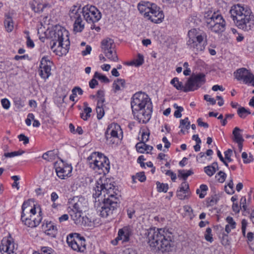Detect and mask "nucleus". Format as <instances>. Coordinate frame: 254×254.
<instances>
[{
  "label": "nucleus",
  "mask_w": 254,
  "mask_h": 254,
  "mask_svg": "<svg viewBox=\"0 0 254 254\" xmlns=\"http://www.w3.org/2000/svg\"><path fill=\"white\" fill-rule=\"evenodd\" d=\"M71 92L72 94L69 96V99L73 102H75V98L77 96V94L81 95L83 93V91L80 87L75 86L72 89Z\"/></svg>",
  "instance_id": "nucleus-33"
},
{
  "label": "nucleus",
  "mask_w": 254,
  "mask_h": 254,
  "mask_svg": "<svg viewBox=\"0 0 254 254\" xmlns=\"http://www.w3.org/2000/svg\"><path fill=\"white\" fill-rule=\"evenodd\" d=\"M101 48L105 57L110 61L117 62L119 59L116 51V45L111 38H106L101 42Z\"/></svg>",
  "instance_id": "nucleus-10"
},
{
  "label": "nucleus",
  "mask_w": 254,
  "mask_h": 254,
  "mask_svg": "<svg viewBox=\"0 0 254 254\" xmlns=\"http://www.w3.org/2000/svg\"><path fill=\"white\" fill-rule=\"evenodd\" d=\"M122 133V130L119 125L113 123L110 125L106 132V136L108 139L109 137L119 138V134Z\"/></svg>",
  "instance_id": "nucleus-22"
},
{
  "label": "nucleus",
  "mask_w": 254,
  "mask_h": 254,
  "mask_svg": "<svg viewBox=\"0 0 254 254\" xmlns=\"http://www.w3.org/2000/svg\"><path fill=\"white\" fill-rule=\"evenodd\" d=\"M5 29L7 32H11L13 28V21L11 17L7 16L4 21Z\"/></svg>",
  "instance_id": "nucleus-36"
},
{
  "label": "nucleus",
  "mask_w": 254,
  "mask_h": 254,
  "mask_svg": "<svg viewBox=\"0 0 254 254\" xmlns=\"http://www.w3.org/2000/svg\"><path fill=\"white\" fill-rule=\"evenodd\" d=\"M151 249L162 252L169 251L173 245V235L166 228H150L141 233Z\"/></svg>",
  "instance_id": "nucleus-2"
},
{
  "label": "nucleus",
  "mask_w": 254,
  "mask_h": 254,
  "mask_svg": "<svg viewBox=\"0 0 254 254\" xmlns=\"http://www.w3.org/2000/svg\"><path fill=\"white\" fill-rule=\"evenodd\" d=\"M126 87V83L124 79L118 78L114 81L113 84V89L115 93L124 90Z\"/></svg>",
  "instance_id": "nucleus-25"
},
{
  "label": "nucleus",
  "mask_w": 254,
  "mask_h": 254,
  "mask_svg": "<svg viewBox=\"0 0 254 254\" xmlns=\"http://www.w3.org/2000/svg\"><path fill=\"white\" fill-rule=\"evenodd\" d=\"M152 107L150 99L148 95L142 92L134 94L131 101L132 111L140 110L148 107Z\"/></svg>",
  "instance_id": "nucleus-11"
},
{
  "label": "nucleus",
  "mask_w": 254,
  "mask_h": 254,
  "mask_svg": "<svg viewBox=\"0 0 254 254\" xmlns=\"http://www.w3.org/2000/svg\"><path fill=\"white\" fill-rule=\"evenodd\" d=\"M241 131L242 130L238 127H236L233 129V135L234 136V140L236 142H244V141L242 134L241 133Z\"/></svg>",
  "instance_id": "nucleus-31"
},
{
  "label": "nucleus",
  "mask_w": 254,
  "mask_h": 254,
  "mask_svg": "<svg viewBox=\"0 0 254 254\" xmlns=\"http://www.w3.org/2000/svg\"><path fill=\"white\" fill-rule=\"evenodd\" d=\"M51 63L43 57L41 61L39 68L40 76L44 79H48L51 74Z\"/></svg>",
  "instance_id": "nucleus-21"
},
{
  "label": "nucleus",
  "mask_w": 254,
  "mask_h": 254,
  "mask_svg": "<svg viewBox=\"0 0 254 254\" xmlns=\"http://www.w3.org/2000/svg\"><path fill=\"white\" fill-rule=\"evenodd\" d=\"M30 200L25 201L22 206L21 219L23 223L29 227L33 228L38 226L42 220V217L33 218L36 213L35 205Z\"/></svg>",
  "instance_id": "nucleus-7"
},
{
  "label": "nucleus",
  "mask_w": 254,
  "mask_h": 254,
  "mask_svg": "<svg viewBox=\"0 0 254 254\" xmlns=\"http://www.w3.org/2000/svg\"><path fill=\"white\" fill-rule=\"evenodd\" d=\"M67 33L65 29L60 26L56 27L52 31L51 35L53 42L52 49L57 46V48L54 50V52H60L62 55L67 52L69 45Z\"/></svg>",
  "instance_id": "nucleus-6"
},
{
  "label": "nucleus",
  "mask_w": 254,
  "mask_h": 254,
  "mask_svg": "<svg viewBox=\"0 0 254 254\" xmlns=\"http://www.w3.org/2000/svg\"><path fill=\"white\" fill-rule=\"evenodd\" d=\"M197 123L198 125L200 127H203L204 128H207L209 127L208 124L206 123L203 122L201 118H198L197 120Z\"/></svg>",
  "instance_id": "nucleus-64"
},
{
  "label": "nucleus",
  "mask_w": 254,
  "mask_h": 254,
  "mask_svg": "<svg viewBox=\"0 0 254 254\" xmlns=\"http://www.w3.org/2000/svg\"><path fill=\"white\" fill-rule=\"evenodd\" d=\"M14 102L15 105L18 108H21L24 106V104L19 98L14 99Z\"/></svg>",
  "instance_id": "nucleus-61"
},
{
  "label": "nucleus",
  "mask_w": 254,
  "mask_h": 254,
  "mask_svg": "<svg viewBox=\"0 0 254 254\" xmlns=\"http://www.w3.org/2000/svg\"><path fill=\"white\" fill-rule=\"evenodd\" d=\"M137 8L144 18L155 23H161L164 19L163 11L156 4L148 1H141Z\"/></svg>",
  "instance_id": "nucleus-5"
},
{
  "label": "nucleus",
  "mask_w": 254,
  "mask_h": 254,
  "mask_svg": "<svg viewBox=\"0 0 254 254\" xmlns=\"http://www.w3.org/2000/svg\"><path fill=\"white\" fill-rule=\"evenodd\" d=\"M187 45L195 54L201 53L207 45V36L205 32L199 29L193 28L188 33Z\"/></svg>",
  "instance_id": "nucleus-4"
},
{
  "label": "nucleus",
  "mask_w": 254,
  "mask_h": 254,
  "mask_svg": "<svg viewBox=\"0 0 254 254\" xmlns=\"http://www.w3.org/2000/svg\"><path fill=\"white\" fill-rule=\"evenodd\" d=\"M81 211H74V209L71 208L68 210V212L71 219L74 221L75 224H78L81 220Z\"/></svg>",
  "instance_id": "nucleus-28"
},
{
  "label": "nucleus",
  "mask_w": 254,
  "mask_h": 254,
  "mask_svg": "<svg viewBox=\"0 0 254 254\" xmlns=\"http://www.w3.org/2000/svg\"><path fill=\"white\" fill-rule=\"evenodd\" d=\"M1 103L2 107L6 110H7L10 107V102L9 100L6 98H4L1 99Z\"/></svg>",
  "instance_id": "nucleus-53"
},
{
  "label": "nucleus",
  "mask_w": 254,
  "mask_h": 254,
  "mask_svg": "<svg viewBox=\"0 0 254 254\" xmlns=\"http://www.w3.org/2000/svg\"><path fill=\"white\" fill-rule=\"evenodd\" d=\"M205 82V75L200 73L192 75L189 77L185 83V92L193 91L198 89Z\"/></svg>",
  "instance_id": "nucleus-14"
},
{
  "label": "nucleus",
  "mask_w": 254,
  "mask_h": 254,
  "mask_svg": "<svg viewBox=\"0 0 254 254\" xmlns=\"http://www.w3.org/2000/svg\"><path fill=\"white\" fill-rule=\"evenodd\" d=\"M190 122L189 121L188 118H185L183 120H180V124L179 128H184L187 130H188L190 127Z\"/></svg>",
  "instance_id": "nucleus-41"
},
{
  "label": "nucleus",
  "mask_w": 254,
  "mask_h": 254,
  "mask_svg": "<svg viewBox=\"0 0 254 254\" xmlns=\"http://www.w3.org/2000/svg\"><path fill=\"white\" fill-rule=\"evenodd\" d=\"M192 174L191 170H180L178 171V177L186 180L187 178Z\"/></svg>",
  "instance_id": "nucleus-37"
},
{
  "label": "nucleus",
  "mask_w": 254,
  "mask_h": 254,
  "mask_svg": "<svg viewBox=\"0 0 254 254\" xmlns=\"http://www.w3.org/2000/svg\"><path fill=\"white\" fill-rule=\"evenodd\" d=\"M26 46L30 48H33L35 44L33 40L30 38V36H26Z\"/></svg>",
  "instance_id": "nucleus-54"
},
{
  "label": "nucleus",
  "mask_w": 254,
  "mask_h": 254,
  "mask_svg": "<svg viewBox=\"0 0 254 254\" xmlns=\"http://www.w3.org/2000/svg\"><path fill=\"white\" fill-rule=\"evenodd\" d=\"M66 242L73 251L84 253L86 249L85 240L77 233L70 234L67 236Z\"/></svg>",
  "instance_id": "nucleus-12"
},
{
  "label": "nucleus",
  "mask_w": 254,
  "mask_h": 254,
  "mask_svg": "<svg viewBox=\"0 0 254 254\" xmlns=\"http://www.w3.org/2000/svg\"><path fill=\"white\" fill-rule=\"evenodd\" d=\"M247 200L245 196H243L241 198L240 202V206L242 209H243L244 211H246L248 210L247 206L246 204Z\"/></svg>",
  "instance_id": "nucleus-49"
},
{
  "label": "nucleus",
  "mask_w": 254,
  "mask_h": 254,
  "mask_svg": "<svg viewBox=\"0 0 254 254\" xmlns=\"http://www.w3.org/2000/svg\"><path fill=\"white\" fill-rule=\"evenodd\" d=\"M236 78L242 80L244 83L254 86V75L246 68H241L234 72Z\"/></svg>",
  "instance_id": "nucleus-16"
},
{
  "label": "nucleus",
  "mask_w": 254,
  "mask_h": 254,
  "mask_svg": "<svg viewBox=\"0 0 254 254\" xmlns=\"http://www.w3.org/2000/svg\"><path fill=\"white\" fill-rule=\"evenodd\" d=\"M173 107L176 109V111L174 112V116L176 118H180L182 117L181 112L184 111V108L181 106H179L177 104H174Z\"/></svg>",
  "instance_id": "nucleus-42"
},
{
  "label": "nucleus",
  "mask_w": 254,
  "mask_h": 254,
  "mask_svg": "<svg viewBox=\"0 0 254 254\" xmlns=\"http://www.w3.org/2000/svg\"><path fill=\"white\" fill-rule=\"evenodd\" d=\"M24 153V151L23 150H19L17 151H14L11 152H8L4 153V156L6 157H13L16 156L21 155Z\"/></svg>",
  "instance_id": "nucleus-47"
},
{
  "label": "nucleus",
  "mask_w": 254,
  "mask_h": 254,
  "mask_svg": "<svg viewBox=\"0 0 254 254\" xmlns=\"http://www.w3.org/2000/svg\"><path fill=\"white\" fill-rule=\"evenodd\" d=\"M110 180L99 179L93 190L94 206L100 215L107 217L118 206V190Z\"/></svg>",
  "instance_id": "nucleus-1"
},
{
  "label": "nucleus",
  "mask_w": 254,
  "mask_h": 254,
  "mask_svg": "<svg viewBox=\"0 0 254 254\" xmlns=\"http://www.w3.org/2000/svg\"><path fill=\"white\" fill-rule=\"evenodd\" d=\"M157 189L158 191L166 192L168 190V185L167 184L160 183L159 182L156 183Z\"/></svg>",
  "instance_id": "nucleus-40"
},
{
  "label": "nucleus",
  "mask_w": 254,
  "mask_h": 254,
  "mask_svg": "<svg viewBox=\"0 0 254 254\" xmlns=\"http://www.w3.org/2000/svg\"><path fill=\"white\" fill-rule=\"evenodd\" d=\"M88 163L91 168L99 174H106L110 169L108 159L101 153L93 152L87 158Z\"/></svg>",
  "instance_id": "nucleus-8"
},
{
  "label": "nucleus",
  "mask_w": 254,
  "mask_h": 254,
  "mask_svg": "<svg viewBox=\"0 0 254 254\" xmlns=\"http://www.w3.org/2000/svg\"><path fill=\"white\" fill-rule=\"evenodd\" d=\"M81 10L84 19L88 23H94L101 18V13L94 6L87 5L84 6Z\"/></svg>",
  "instance_id": "nucleus-13"
},
{
  "label": "nucleus",
  "mask_w": 254,
  "mask_h": 254,
  "mask_svg": "<svg viewBox=\"0 0 254 254\" xmlns=\"http://www.w3.org/2000/svg\"><path fill=\"white\" fill-rule=\"evenodd\" d=\"M204 99L206 101L209 102L212 105L216 104V100L214 98H211L208 95H205L204 96Z\"/></svg>",
  "instance_id": "nucleus-60"
},
{
  "label": "nucleus",
  "mask_w": 254,
  "mask_h": 254,
  "mask_svg": "<svg viewBox=\"0 0 254 254\" xmlns=\"http://www.w3.org/2000/svg\"><path fill=\"white\" fill-rule=\"evenodd\" d=\"M92 50V48L89 45H87L85 50L82 51L81 54L83 56H86L90 54Z\"/></svg>",
  "instance_id": "nucleus-62"
},
{
  "label": "nucleus",
  "mask_w": 254,
  "mask_h": 254,
  "mask_svg": "<svg viewBox=\"0 0 254 254\" xmlns=\"http://www.w3.org/2000/svg\"><path fill=\"white\" fill-rule=\"evenodd\" d=\"M232 154V150L230 149H228L224 152L225 159H227L229 162H231L232 159L231 156Z\"/></svg>",
  "instance_id": "nucleus-56"
},
{
  "label": "nucleus",
  "mask_w": 254,
  "mask_h": 254,
  "mask_svg": "<svg viewBox=\"0 0 254 254\" xmlns=\"http://www.w3.org/2000/svg\"><path fill=\"white\" fill-rule=\"evenodd\" d=\"M204 237L205 240L210 243L212 242L213 239L212 234V230L210 228H207L205 232Z\"/></svg>",
  "instance_id": "nucleus-43"
},
{
  "label": "nucleus",
  "mask_w": 254,
  "mask_h": 254,
  "mask_svg": "<svg viewBox=\"0 0 254 254\" xmlns=\"http://www.w3.org/2000/svg\"><path fill=\"white\" fill-rule=\"evenodd\" d=\"M208 190V187L206 185H201L199 188L197 189L196 192L199 195V197L200 198H203L205 197L206 194V191Z\"/></svg>",
  "instance_id": "nucleus-35"
},
{
  "label": "nucleus",
  "mask_w": 254,
  "mask_h": 254,
  "mask_svg": "<svg viewBox=\"0 0 254 254\" xmlns=\"http://www.w3.org/2000/svg\"><path fill=\"white\" fill-rule=\"evenodd\" d=\"M94 78H98L101 82L108 83L110 82L109 78L105 75L101 74V73L95 72L94 75Z\"/></svg>",
  "instance_id": "nucleus-39"
},
{
  "label": "nucleus",
  "mask_w": 254,
  "mask_h": 254,
  "mask_svg": "<svg viewBox=\"0 0 254 254\" xmlns=\"http://www.w3.org/2000/svg\"><path fill=\"white\" fill-rule=\"evenodd\" d=\"M144 62L143 56L140 54L137 55V58L135 60L127 63V64L128 65H135L138 66L142 65Z\"/></svg>",
  "instance_id": "nucleus-34"
},
{
  "label": "nucleus",
  "mask_w": 254,
  "mask_h": 254,
  "mask_svg": "<svg viewBox=\"0 0 254 254\" xmlns=\"http://www.w3.org/2000/svg\"><path fill=\"white\" fill-rule=\"evenodd\" d=\"M134 176L136 180H138L141 182H143L146 180V177L144 172L137 173Z\"/></svg>",
  "instance_id": "nucleus-52"
},
{
  "label": "nucleus",
  "mask_w": 254,
  "mask_h": 254,
  "mask_svg": "<svg viewBox=\"0 0 254 254\" xmlns=\"http://www.w3.org/2000/svg\"><path fill=\"white\" fill-rule=\"evenodd\" d=\"M57 152L55 150H50L44 153L42 158L48 161H52L57 157Z\"/></svg>",
  "instance_id": "nucleus-30"
},
{
  "label": "nucleus",
  "mask_w": 254,
  "mask_h": 254,
  "mask_svg": "<svg viewBox=\"0 0 254 254\" xmlns=\"http://www.w3.org/2000/svg\"><path fill=\"white\" fill-rule=\"evenodd\" d=\"M152 107L148 106L140 110L132 111L134 119L140 123L145 124L150 119L152 113Z\"/></svg>",
  "instance_id": "nucleus-19"
},
{
  "label": "nucleus",
  "mask_w": 254,
  "mask_h": 254,
  "mask_svg": "<svg viewBox=\"0 0 254 254\" xmlns=\"http://www.w3.org/2000/svg\"><path fill=\"white\" fill-rule=\"evenodd\" d=\"M242 157L243 159L244 163L245 164L250 163L254 161L253 155H250L248 157L247 153L245 152L242 153Z\"/></svg>",
  "instance_id": "nucleus-45"
},
{
  "label": "nucleus",
  "mask_w": 254,
  "mask_h": 254,
  "mask_svg": "<svg viewBox=\"0 0 254 254\" xmlns=\"http://www.w3.org/2000/svg\"><path fill=\"white\" fill-rule=\"evenodd\" d=\"M54 250L50 247H41L40 252L37 254H54Z\"/></svg>",
  "instance_id": "nucleus-44"
},
{
  "label": "nucleus",
  "mask_w": 254,
  "mask_h": 254,
  "mask_svg": "<svg viewBox=\"0 0 254 254\" xmlns=\"http://www.w3.org/2000/svg\"><path fill=\"white\" fill-rule=\"evenodd\" d=\"M42 229L46 235L52 237H56L58 233L57 226L51 221H47L42 225Z\"/></svg>",
  "instance_id": "nucleus-23"
},
{
  "label": "nucleus",
  "mask_w": 254,
  "mask_h": 254,
  "mask_svg": "<svg viewBox=\"0 0 254 254\" xmlns=\"http://www.w3.org/2000/svg\"><path fill=\"white\" fill-rule=\"evenodd\" d=\"M135 146L137 151L140 153H144L145 152L148 153L153 149L152 146L146 144L145 142H138Z\"/></svg>",
  "instance_id": "nucleus-27"
},
{
  "label": "nucleus",
  "mask_w": 254,
  "mask_h": 254,
  "mask_svg": "<svg viewBox=\"0 0 254 254\" xmlns=\"http://www.w3.org/2000/svg\"><path fill=\"white\" fill-rule=\"evenodd\" d=\"M189 189V185L186 182L182 183L180 191L183 192V193H187L188 189Z\"/></svg>",
  "instance_id": "nucleus-55"
},
{
  "label": "nucleus",
  "mask_w": 254,
  "mask_h": 254,
  "mask_svg": "<svg viewBox=\"0 0 254 254\" xmlns=\"http://www.w3.org/2000/svg\"><path fill=\"white\" fill-rule=\"evenodd\" d=\"M165 174L167 176H170L171 178V180L174 182H175L177 179V176H176V174H175L174 172H173L172 171H171L170 170H167L165 172Z\"/></svg>",
  "instance_id": "nucleus-58"
},
{
  "label": "nucleus",
  "mask_w": 254,
  "mask_h": 254,
  "mask_svg": "<svg viewBox=\"0 0 254 254\" xmlns=\"http://www.w3.org/2000/svg\"><path fill=\"white\" fill-rule=\"evenodd\" d=\"M236 25L245 31L251 30L254 26V16L250 8L238 4L232 7L230 10Z\"/></svg>",
  "instance_id": "nucleus-3"
},
{
  "label": "nucleus",
  "mask_w": 254,
  "mask_h": 254,
  "mask_svg": "<svg viewBox=\"0 0 254 254\" xmlns=\"http://www.w3.org/2000/svg\"><path fill=\"white\" fill-rule=\"evenodd\" d=\"M205 22L207 28L215 33L220 34L225 30L226 22L221 14L213 13L206 18Z\"/></svg>",
  "instance_id": "nucleus-9"
},
{
  "label": "nucleus",
  "mask_w": 254,
  "mask_h": 254,
  "mask_svg": "<svg viewBox=\"0 0 254 254\" xmlns=\"http://www.w3.org/2000/svg\"><path fill=\"white\" fill-rule=\"evenodd\" d=\"M81 9L74 6L69 12V16L72 21H74L73 30L75 32H81L84 28V23L81 17Z\"/></svg>",
  "instance_id": "nucleus-15"
},
{
  "label": "nucleus",
  "mask_w": 254,
  "mask_h": 254,
  "mask_svg": "<svg viewBox=\"0 0 254 254\" xmlns=\"http://www.w3.org/2000/svg\"><path fill=\"white\" fill-rule=\"evenodd\" d=\"M132 232L128 227H124L119 229L118 233V239H120L122 243L127 242L130 240Z\"/></svg>",
  "instance_id": "nucleus-24"
},
{
  "label": "nucleus",
  "mask_w": 254,
  "mask_h": 254,
  "mask_svg": "<svg viewBox=\"0 0 254 254\" xmlns=\"http://www.w3.org/2000/svg\"><path fill=\"white\" fill-rule=\"evenodd\" d=\"M226 174L223 171H219L215 176V178L220 183H223L226 178Z\"/></svg>",
  "instance_id": "nucleus-46"
},
{
  "label": "nucleus",
  "mask_w": 254,
  "mask_h": 254,
  "mask_svg": "<svg viewBox=\"0 0 254 254\" xmlns=\"http://www.w3.org/2000/svg\"><path fill=\"white\" fill-rule=\"evenodd\" d=\"M233 186H234V184H233V180L231 179L228 184V187L230 189V190H228V189L227 188V187H225V191L227 193L231 194H233L234 192Z\"/></svg>",
  "instance_id": "nucleus-50"
},
{
  "label": "nucleus",
  "mask_w": 254,
  "mask_h": 254,
  "mask_svg": "<svg viewBox=\"0 0 254 254\" xmlns=\"http://www.w3.org/2000/svg\"><path fill=\"white\" fill-rule=\"evenodd\" d=\"M96 112L97 114V118L99 120L102 119L104 115V110L103 108V106H99L97 105Z\"/></svg>",
  "instance_id": "nucleus-48"
},
{
  "label": "nucleus",
  "mask_w": 254,
  "mask_h": 254,
  "mask_svg": "<svg viewBox=\"0 0 254 254\" xmlns=\"http://www.w3.org/2000/svg\"><path fill=\"white\" fill-rule=\"evenodd\" d=\"M123 254H138V253L135 250L132 248H128L124 251Z\"/></svg>",
  "instance_id": "nucleus-63"
},
{
  "label": "nucleus",
  "mask_w": 254,
  "mask_h": 254,
  "mask_svg": "<svg viewBox=\"0 0 254 254\" xmlns=\"http://www.w3.org/2000/svg\"><path fill=\"white\" fill-rule=\"evenodd\" d=\"M170 83L173 85L178 90H182L184 92L185 89V84L184 85L182 82L179 81L177 77L173 78L170 82Z\"/></svg>",
  "instance_id": "nucleus-32"
},
{
  "label": "nucleus",
  "mask_w": 254,
  "mask_h": 254,
  "mask_svg": "<svg viewBox=\"0 0 254 254\" xmlns=\"http://www.w3.org/2000/svg\"><path fill=\"white\" fill-rule=\"evenodd\" d=\"M68 202L74 211H85L88 208L87 200L82 196H74Z\"/></svg>",
  "instance_id": "nucleus-20"
},
{
  "label": "nucleus",
  "mask_w": 254,
  "mask_h": 254,
  "mask_svg": "<svg viewBox=\"0 0 254 254\" xmlns=\"http://www.w3.org/2000/svg\"><path fill=\"white\" fill-rule=\"evenodd\" d=\"M61 163H56L55 164L57 176L61 179H65L71 176L72 168L70 165L65 164L62 160Z\"/></svg>",
  "instance_id": "nucleus-18"
},
{
  "label": "nucleus",
  "mask_w": 254,
  "mask_h": 254,
  "mask_svg": "<svg viewBox=\"0 0 254 254\" xmlns=\"http://www.w3.org/2000/svg\"><path fill=\"white\" fill-rule=\"evenodd\" d=\"M135 210L133 207H129L127 209V214L129 218L132 219L135 213Z\"/></svg>",
  "instance_id": "nucleus-57"
},
{
  "label": "nucleus",
  "mask_w": 254,
  "mask_h": 254,
  "mask_svg": "<svg viewBox=\"0 0 254 254\" xmlns=\"http://www.w3.org/2000/svg\"><path fill=\"white\" fill-rule=\"evenodd\" d=\"M20 141H23L24 144H26L29 142V138L23 134H21L18 136Z\"/></svg>",
  "instance_id": "nucleus-59"
},
{
  "label": "nucleus",
  "mask_w": 254,
  "mask_h": 254,
  "mask_svg": "<svg viewBox=\"0 0 254 254\" xmlns=\"http://www.w3.org/2000/svg\"><path fill=\"white\" fill-rule=\"evenodd\" d=\"M17 245L11 237L4 238L1 241L0 251L2 254H16Z\"/></svg>",
  "instance_id": "nucleus-17"
},
{
  "label": "nucleus",
  "mask_w": 254,
  "mask_h": 254,
  "mask_svg": "<svg viewBox=\"0 0 254 254\" xmlns=\"http://www.w3.org/2000/svg\"><path fill=\"white\" fill-rule=\"evenodd\" d=\"M237 113L240 118H245L248 115L251 114V112L244 107H240L238 109Z\"/></svg>",
  "instance_id": "nucleus-38"
},
{
  "label": "nucleus",
  "mask_w": 254,
  "mask_h": 254,
  "mask_svg": "<svg viewBox=\"0 0 254 254\" xmlns=\"http://www.w3.org/2000/svg\"><path fill=\"white\" fill-rule=\"evenodd\" d=\"M226 222L228 224L225 226V230L227 234H229L231 232V229H234L236 228V223L233 218L230 216L226 218Z\"/></svg>",
  "instance_id": "nucleus-29"
},
{
  "label": "nucleus",
  "mask_w": 254,
  "mask_h": 254,
  "mask_svg": "<svg viewBox=\"0 0 254 254\" xmlns=\"http://www.w3.org/2000/svg\"><path fill=\"white\" fill-rule=\"evenodd\" d=\"M150 133L148 130L143 131L141 134V142H146L149 139Z\"/></svg>",
  "instance_id": "nucleus-51"
},
{
  "label": "nucleus",
  "mask_w": 254,
  "mask_h": 254,
  "mask_svg": "<svg viewBox=\"0 0 254 254\" xmlns=\"http://www.w3.org/2000/svg\"><path fill=\"white\" fill-rule=\"evenodd\" d=\"M218 169V164L216 162H215L211 165L205 167L204 168V171L209 177H211Z\"/></svg>",
  "instance_id": "nucleus-26"
}]
</instances>
